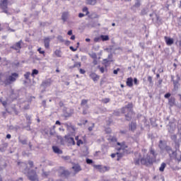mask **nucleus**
I'll return each mask as SVG.
<instances>
[{"label":"nucleus","mask_w":181,"mask_h":181,"mask_svg":"<svg viewBox=\"0 0 181 181\" xmlns=\"http://www.w3.org/2000/svg\"><path fill=\"white\" fill-rule=\"evenodd\" d=\"M117 145L119 146V147H116V151H117V152L116 153V155L117 156V161L121 160V159L124 158V156L125 154L128 155L134 152V148H129L127 144H125V141H123L122 143L117 142Z\"/></svg>","instance_id":"obj_1"},{"label":"nucleus","mask_w":181,"mask_h":181,"mask_svg":"<svg viewBox=\"0 0 181 181\" xmlns=\"http://www.w3.org/2000/svg\"><path fill=\"white\" fill-rule=\"evenodd\" d=\"M149 153L152 155L147 154L146 156H144L143 158L140 160V162L141 165H144L145 166H151V165H153L155 162H156V156H158V154L155 151V149H153L152 147L149 148Z\"/></svg>","instance_id":"obj_2"},{"label":"nucleus","mask_w":181,"mask_h":181,"mask_svg":"<svg viewBox=\"0 0 181 181\" xmlns=\"http://www.w3.org/2000/svg\"><path fill=\"white\" fill-rule=\"evenodd\" d=\"M133 107L132 103H129L121 110L122 114H127L125 115L127 121H131L135 117V113L132 111Z\"/></svg>","instance_id":"obj_3"},{"label":"nucleus","mask_w":181,"mask_h":181,"mask_svg":"<svg viewBox=\"0 0 181 181\" xmlns=\"http://www.w3.org/2000/svg\"><path fill=\"white\" fill-rule=\"evenodd\" d=\"M165 151L167 153H168L170 159H175V160H177V162H180L181 153L180 156H177V153L176 151H173V150H172V148L169 146H165Z\"/></svg>","instance_id":"obj_4"},{"label":"nucleus","mask_w":181,"mask_h":181,"mask_svg":"<svg viewBox=\"0 0 181 181\" xmlns=\"http://www.w3.org/2000/svg\"><path fill=\"white\" fill-rule=\"evenodd\" d=\"M18 77H19V74H16V73H13L11 74V76H9L8 77V78H6L4 81V84L6 86H8V84H11L12 83H13L14 81H16V79L18 78Z\"/></svg>","instance_id":"obj_5"},{"label":"nucleus","mask_w":181,"mask_h":181,"mask_svg":"<svg viewBox=\"0 0 181 181\" xmlns=\"http://www.w3.org/2000/svg\"><path fill=\"white\" fill-rule=\"evenodd\" d=\"M8 1L9 0L0 1V8L3 11L4 13H6V15H9V11H8Z\"/></svg>","instance_id":"obj_6"},{"label":"nucleus","mask_w":181,"mask_h":181,"mask_svg":"<svg viewBox=\"0 0 181 181\" xmlns=\"http://www.w3.org/2000/svg\"><path fill=\"white\" fill-rule=\"evenodd\" d=\"M94 169H96L100 173H105V172H108L110 168H107V166H103L101 165H93Z\"/></svg>","instance_id":"obj_7"},{"label":"nucleus","mask_w":181,"mask_h":181,"mask_svg":"<svg viewBox=\"0 0 181 181\" xmlns=\"http://www.w3.org/2000/svg\"><path fill=\"white\" fill-rule=\"evenodd\" d=\"M28 179L30 181H39V178L37 177V174L36 173V171L31 170L28 173Z\"/></svg>","instance_id":"obj_8"},{"label":"nucleus","mask_w":181,"mask_h":181,"mask_svg":"<svg viewBox=\"0 0 181 181\" xmlns=\"http://www.w3.org/2000/svg\"><path fill=\"white\" fill-rule=\"evenodd\" d=\"M11 49H13V50H18L19 51L22 49V40L18 41V42L15 43Z\"/></svg>","instance_id":"obj_9"},{"label":"nucleus","mask_w":181,"mask_h":181,"mask_svg":"<svg viewBox=\"0 0 181 181\" xmlns=\"http://www.w3.org/2000/svg\"><path fill=\"white\" fill-rule=\"evenodd\" d=\"M89 77L93 79V81H98L100 80V75H97V74L92 72L89 74Z\"/></svg>","instance_id":"obj_10"},{"label":"nucleus","mask_w":181,"mask_h":181,"mask_svg":"<svg viewBox=\"0 0 181 181\" xmlns=\"http://www.w3.org/2000/svg\"><path fill=\"white\" fill-rule=\"evenodd\" d=\"M165 42L167 45V46H172L174 43V40L173 38L169 37H164Z\"/></svg>","instance_id":"obj_11"},{"label":"nucleus","mask_w":181,"mask_h":181,"mask_svg":"<svg viewBox=\"0 0 181 181\" xmlns=\"http://www.w3.org/2000/svg\"><path fill=\"white\" fill-rule=\"evenodd\" d=\"M64 139L67 141L68 144L70 145H76V141H74V138L70 137L69 136H64Z\"/></svg>","instance_id":"obj_12"},{"label":"nucleus","mask_w":181,"mask_h":181,"mask_svg":"<svg viewBox=\"0 0 181 181\" xmlns=\"http://www.w3.org/2000/svg\"><path fill=\"white\" fill-rule=\"evenodd\" d=\"M52 83H53V81H52V78H48L42 83V86L43 87H49L52 86Z\"/></svg>","instance_id":"obj_13"},{"label":"nucleus","mask_w":181,"mask_h":181,"mask_svg":"<svg viewBox=\"0 0 181 181\" xmlns=\"http://www.w3.org/2000/svg\"><path fill=\"white\" fill-rule=\"evenodd\" d=\"M44 46L45 49H49L50 47V39L49 37H45L44 39Z\"/></svg>","instance_id":"obj_14"},{"label":"nucleus","mask_w":181,"mask_h":181,"mask_svg":"<svg viewBox=\"0 0 181 181\" xmlns=\"http://www.w3.org/2000/svg\"><path fill=\"white\" fill-rule=\"evenodd\" d=\"M52 150L54 153H58V155H62V153H63V151L60 150V148L56 146H52Z\"/></svg>","instance_id":"obj_15"},{"label":"nucleus","mask_w":181,"mask_h":181,"mask_svg":"<svg viewBox=\"0 0 181 181\" xmlns=\"http://www.w3.org/2000/svg\"><path fill=\"white\" fill-rule=\"evenodd\" d=\"M126 84L128 87H132L134 86V79L132 78H128Z\"/></svg>","instance_id":"obj_16"},{"label":"nucleus","mask_w":181,"mask_h":181,"mask_svg":"<svg viewBox=\"0 0 181 181\" xmlns=\"http://www.w3.org/2000/svg\"><path fill=\"white\" fill-rule=\"evenodd\" d=\"M129 129L130 131H135V129H136V123L132 122L130 125H129Z\"/></svg>","instance_id":"obj_17"},{"label":"nucleus","mask_w":181,"mask_h":181,"mask_svg":"<svg viewBox=\"0 0 181 181\" xmlns=\"http://www.w3.org/2000/svg\"><path fill=\"white\" fill-rule=\"evenodd\" d=\"M86 5H95L97 4V0H86Z\"/></svg>","instance_id":"obj_18"},{"label":"nucleus","mask_w":181,"mask_h":181,"mask_svg":"<svg viewBox=\"0 0 181 181\" xmlns=\"http://www.w3.org/2000/svg\"><path fill=\"white\" fill-rule=\"evenodd\" d=\"M61 176H65L66 177H67V176L70 175V172H69V170H64L61 173H60Z\"/></svg>","instance_id":"obj_19"},{"label":"nucleus","mask_w":181,"mask_h":181,"mask_svg":"<svg viewBox=\"0 0 181 181\" xmlns=\"http://www.w3.org/2000/svg\"><path fill=\"white\" fill-rule=\"evenodd\" d=\"M72 169H74L75 172H80L81 170V167L79 165H75L72 167Z\"/></svg>","instance_id":"obj_20"},{"label":"nucleus","mask_w":181,"mask_h":181,"mask_svg":"<svg viewBox=\"0 0 181 181\" xmlns=\"http://www.w3.org/2000/svg\"><path fill=\"white\" fill-rule=\"evenodd\" d=\"M165 168H166V163H162L159 168L160 172H165Z\"/></svg>","instance_id":"obj_21"},{"label":"nucleus","mask_w":181,"mask_h":181,"mask_svg":"<svg viewBox=\"0 0 181 181\" xmlns=\"http://www.w3.org/2000/svg\"><path fill=\"white\" fill-rule=\"evenodd\" d=\"M69 16V13H64L62 16V19L64 21V22H66L67 21V18Z\"/></svg>","instance_id":"obj_22"},{"label":"nucleus","mask_w":181,"mask_h":181,"mask_svg":"<svg viewBox=\"0 0 181 181\" xmlns=\"http://www.w3.org/2000/svg\"><path fill=\"white\" fill-rule=\"evenodd\" d=\"M173 85H174V90H178L179 89V81H173Z\"/></svg>","instance_id":"obj_23"},{"label":"nucleus","mask_w":181,"mask_h":181,"mask_svg":"<svg viewBox=\"0 0 181 181\" xmlns=\"http://www.w3.org/2000/svg\"><path fill=\"white\" fill-rule=\"evenodd\" d=\"M54 54L57 57H62V51L60 49H57L54 51Z\"/></svg>","instance_id":"obj_24"},{"label":"nucleus","mask_w":181,"mask_h":181,"mask_svg":"<svg viewBox=\"0 0 181 181\" xmlns=\"http://www.w3.org/2000/svg\"><path fill=\"white\" fill-rule=\"evenodd\" d=\"M100 39H102L103 42H106L110 40V37L108 35H100Z\"/></svg>","instance_id":"obj_25"},{"label":"nucleus","mask_w":181,"mask_h":181,"mask_svg":"<svg viewBox=\"0 0 181 181\" xmlns=\"http://www.w3.org/2000/svg\"><path fill=\"white\" fill-rule=\"evenodd\" d=\"M18 142H20V144H22V145H28V140L27 139L22 140L21 139V137L18 138Z\"/></svg>","instance_id":"obj_26"},{"label":"nucleus","mask_w":181,"mask_h":181,"mask_svg":"<svg viewBox=\"0 0 181 181\" xmlns=\"http://www.w3.org/2000/svg\"><path fill=\"white\" fill-rule=\"evenodd\" d=\"M37 74H39V71H38L37 69H33V72H32V74H31V76H32L33 77H34L35 75H37Z\"/></svg>","instance_id":"obj_27"},{"label":"nucleus","mask_w":181,"mask_h":181,"mask_svg":"<svg viewBox=\"0 0 181 181\" xmlns=\"http://www.w3.org/2000/svg\"><path fill=\"white\" fill-rule=\"evenodd\" d=\"M148 81L150 86L152 87L153 86V81H152V76H148Z\"/></svg>","instance_id":"obj_28"},{"label":"nucleus","mask_w":181,"mask_h":181,"mask_svg":"<svg viewBox=\"0 0 181 181\" xmlns=\"http://www.w3.org/2000/svg\"><path fill=\"white\" fill-rule=\"evenodd\" d=\"M170 138L172 141H174V142H176V141H177V136L176 134L171 135Z\"/></svg>","instance_id":"obj_29"},{"label":"nucleus","mask_w":181,"mask_h":181,"mask_svg":"<svg viewBox=\"0 0 181 181\" xmlns=\"http://www.w3.org/2000/svg\"><path fill=\"white\" fill-rule=\"evenodd\" d=\"M82 11L86 12V14H85L86 16L90 13V12L88 11V8L87 7H83Z\"/></svg>","instance_id":"obj_30"},{"label":"nucleus","mask_w":181,"mask_h":181,"mask_svg":"<svg viewBox=\"0 0 181 181\" xmlns=\"http://www.w3.org/2000/svg\"><path fill=\"white\" fill-rule=\"evenodd\" d=\"M168 132L170 134H173V132H175V128H173L172 126H170L168 128Z\"/></svg>","instance_id":"obj_31"},{"label":"nucleus","mask_w":181,"mask_h":181,"mask_svg":"<svg viewBox=\"0 0 181 181\" xmlns=\"http://www.w3.org/2000/svg\"><path fill=\"white\" fill-rule=\"evenodd\" d=\"M24 77L26 80H28L29 79V77H30V72H26L25 74H24Z\"/></svg>","instance_id":"obj_32"},{"label":"nucleus","mask_w":181,"mask_h":181,"mask_svg":"<svg viewBox=\"0 0 181 181\" xmlns=\"http://www.w3.org/2000/svg\"><path fill=\"white\" fill-rule=\"evenodd\" d=\"M73 67H78V68L81 67V62H75Z\"/></svg>","instance_id":"obj_33"},{"label":"nucleus","mask_w":181,"mask_h":181,"mask_svg":"<svg viewBox=\"0 0 181 181\" xmlns=\"http://www.w3.org/2000/svg\"><path fill=\"white\" fill-rule=\"evenodd\" d=\"M37 52L40 53V54H43V56H45V51L42 50V47H39L37 49Z\"/></svg>","instance_id":"obj_34"},{"label":"nucleus","mask_w":181,"mask_h":181,"mask_svg":"<svg viewBox=\"0 0 181 181\" xmlns=\"http://www.w3.org/2000/svg\"><path fill=\"white\" fill-rule=\"evenodd\" d=\"M88 103V100L83 99L81 100V105H86Z\"/></svg>","instance_id":"obj_35"},{"label":"nucleus","mask_w":181,"mask_h":181,"mask_svg":"<svg viewBox=\"0 0 181 181\" xmlns=\"http://www.w3.org/2000/svg\"><path fill=\"white\" fill-rule=\"evenodd\" d=\"M147 13H148V9L144 8L143 10H141V15H146Z\"/></svg>","instance_id":"obj_36"},{"label":"nucleus","mask_w":181,"mask_h":181,"mask_svg":"<svg viewBox=\"0 0 181 181\" xmlns=\"http://www.w3.org/2000/svg\"><path fill=\"white\" fill-rule=\"evenodd\" d=\"M83 144H84V142H83V140L81 139L78 140L76 142L78 146H80V145H83Z\"/></svg>","instance_id":"obj_37"},{"label":"nucleus","mask_w":181,"mask_h":181,"mask_svg":"<svg viewBox=\"0 0 181 181\" xmlns=\"http://www.w3.org/2000/svg\"><path fill=\"white\" fill-rule=\"evenodd\" d=\"M93 160L90 159V158H86V163L88 165H91V163H93Z\"/></svg>","instance_id":"obj_38"},{"label":"nucleus","mask_w":181,"mask_h":181,"mask_svg":"<svg viewBox=\"0 0 181 181\" xmlns=\"http://www.w3.org/2000/svg\"><path fill=\"white\" fill-rule=\"evenodd\" d=\"M0 103H1L2 105L4 107H6V105L8 104V103L6 101H2V99H0Z\"/></svg>","instance_id":"obj_39"},{"label":"nucleus","mask_w":181,"mask_h":181,"mask_svg":"<svg viewBox=\"0 0 181 181\" xmlns=\"http://www.w3.org/2000/svg\"><path fill=\"white\" fill-rule=\"evenodd\" d=\"M102 101L104 103V104H107L110 101V98L103 99Z\"/></svg>","instance_id":"obj_40"},{"label":"nucleus","mask_w":181,"mask_h":181,"mask_svg":"<svg viewBox=\"0 0 181 181\" xmlns=\"http://www.w3.org/2000/svg\"><path fill=\"white\" fill-rule=\"evenodd\" d=\"M90 57L92 59H97V54H96L95 53H93V54H90Z\"/></svg>","instance_id":"obj_41"},{"label":"nucleus","mask_w":181,"mask_h":181,"mask_svg":"<svg viewBox=\"0 0 181 181\" xmlns=\"http://www.w3.org/2000/svg\"><path fill=\"white\" fill-rule=\"evenodd\" d=\"M28 165H29L30 168H33V161L29 160Z\"/></svg>","instance_id":"obj_42"},{"label":"nucleus","mask_w":181,"mask_h":181,"mask_svg":"<svg viewBox=\"0 0 181 181\" xmlns=\"http://www.w3.org/2000/svg\"><path fill=\"white\" fill-rule=\"evenodd\" d=\"M79 72L81 74H86V70H84L83 69H80Z\"/></svg>","instance_id":"obj_43"},{"label":"nucleus","mask_w":181,"mask_h":181,"mask_svg":"<svg viewBox=\"0 0 181 181\" xmlns=\"http://www.w3.org/2000/svg\"><path fill=\"white\" fill-rule=\"evenodd\" d=\"M110 141H111L112 142H117V137H112V138L110 139Z\"/></svg>","instance_id":"obj_44"},{"label":"nucleus","mask_w":181,"mask_h":181,"mask_svg":"<svg viewBox=\"0 0 181 181\" xmlns=\"http://www.w3.org/2000/svg\"><path fill=\"white\" fill-rule=\"evenodd\" d=\"M99 70H100V73H104V71H105V69H104L103 66L99 68Z\"/></svg>","instance_id":"obj_45"},{"label":"nucleus","mask_w":181,"mask_h":181,"mask_svg":"<svg viewBox=\"0 0 181 181\" xmlns=\"http://www.w3.org/2000/svg\"><path fill=\"white\" fill-rule=\"evenodd\" d=\"M69 49H70V50H71L72 52H76V51L77 50V48H74V47H73V46H71V47H69Z\"/></svg>","instance_id":"obj_46"},{"label":"nucleus","mask_w":181,"mask_h":181,"mask_svg":"<svg viewBox=\"0 0 181 181\" xmlns=\"http://www.w3.org/2000/svg\"><path fill=\"white\" fill-rule=\"evenodd\" d=\"M118 71H119V68H117V69H115V70L113 71V73H114L115 74H118Z\"/></svg>","instance_id":"obj_47"},{"label":"nucleus","mask_w":181,"mask_h":181,"mask_svg":"<svg viewBox=\"0 0 181 181\" xmlns=\"http://www.w3.org/2000/svg\"><path fill=\"white\" fill-rule=\"evenodd\" d=\"M84 16H86V14H83V13L78 14V18H84Z\"/></svg>","instance_id":"obj_48"},{"label":"nucleus","mask_w":181,"mask_h":181,"mask_svg":"<svg viewBox=\"0 0 181 181\" xmlns=\"http://www.w3.org/2000/svg\"><path fill=\"white\" fill-rule=\"evenodd\" d=\"M67 35H69V36H71L73 35V30H70L68 31Z\"/></svg>","instance_id":"obj_49"},{"label":"nucleus","mask_w":181,"mask_h":181,"mask_svg":"<svg viewBox=\"0 0 181 181\" xmlns=\"http://www.w3.org/2000/svg\"><path fill=\"white\" fill-rule=\"evenodd\" d=\"M165 98H169L170 97V93H168L164 95Z\"/></svg>","instance_id":"obj_50"},{"label":"nucleus","mask_w":181,"mask_h":181,"mask_svg":"<svg viewBox=\"0 0 181 181\" xmlns=\"http://www.w3.org/2000/svg\"><path fill=\"white\" fill-rule=\"evenodd\" d=\"M57 139H59V141H63V137H62V136L57 135Z\"/></svg>","instance_id":"obj_51"},{"label":"nucleus","mask_w":181,"mask_h":181,"mask_svg":"<svg viewBox=\"0 0 181 181\" xmlns=\"http://www.w3.org/2000/svg\"><path fill=\"white\" fill-rule=\"evenodd\" d=\"M162 144H163V141L162 140L160 141L159 148L162 149Z\"/></svg>","instance_id":"obj_52"},{"label":"nucleus","mask_w":181,"mask_h":181,"mask_svg":"<svg viewBox=\"0 0 181 181\" xmlns=\"http://www.w3.org/2000/svg\"><path fill=\"white\" fill-rule=\"evenodd\" d=\"M94 42H95L96 43H97V42H100V37H95Z\"/></svg>","instance_id":"obj_53"},{"label":"nucleus","mask_w":181,"mask_h":181,"mask_svg":"<svg viewBox=\"0 0 181 181\" xmlns=\"http://www.w3.org/2000/svg\"><path fill=\"white\" fill-rule=\"evenodd\" d=\"M94 127V124H93V126L92 127H88V131L91 132L93 131V128Z\"/></svg>","instance_id":"obj_54"},{"label":"nucleus","mask_w":181,"mask_h":181,"mask_svg":"<svg viewBox=\"0 0 181 181\" xmlns=\"http://www.w3.org/2000/svg\"><path fill=\"white\" fill-rule=\"evenodd\" d=\"M136 6H141V1L137 0Z\"/></svg>","instance_id":"obj_55"},{"label":"nucleus","mask_w":181,"mask_h":181,"mask_svg":"<svg viewBox=\"0 0 181 181\" xmlns=\"http://www.w3.org/2000/svg\"><path fill=\"white\" fill-rule=\"evenodd\" d=\"M6 138L7 139H11V138H12V136L10 134H8L6 135Z\"/></svg>","instance_id":"obj_56"},{"label":"nucleus","mask_w":181,"mask_h":181,"mask_svg":"<svg viewBox=\"0 0 181 181\" xmlns=\"http://www.w3.org/2000/svg\"><path fill=\"white\" fill-rule=\"evenodd\" d=\"M110 156H111V158H115V156H117V153H112L110 155Z\"/></svg>","instance_id":"obj_57"},{"label":"nucleus","mask_w":181,"mask_h":181,"mask_svg":"<svg viewBox=\"0 0 181 181\" xmlns=\"http://www.w3.org/2000/svg\"><path fill=\"white\" fill-rule=\"evenodd\" d=\"M56 125H62V123H60V121L57 120L55 122Z\"/></svg>","instance_id":"obj_58"},{"label":"nucleus","mask_w":181,"mask_h":181,"mask_svg":"<svg viewBox=\"0 0 181 181\" xmlns=\"http://www.w3.org/2000/svg\"><path fill=\"white\" fill-rule=\"evenodd\" d=\"M74 39H76V36L75 35H71V40H74Z\"/></svg>","instance_id":"obj_59"},{"label":"nucleus","mask_w":181,"mask_h":181,"mask_svg":"<svg viewBox=\"0 0 181 181\" xmlns=\"http://www.w3.org/2000/svg\"><path fill=\"white\" fill-rule=\"evenodd\" d=\"M83 115H87V110H83Z\"/></svg>","instance_id":"obj_60"},{"label":"nucleus","mask_w":181,"mask_h":181,"mask_svg":"<svg viewBox=\"0 0 181 181\" xmlns=\"http://www.w3.org/2000/svg\"><path fill=\"white\" fill-rule=\"evenodd\" d=\"M141 151H142V152H143L144 153H146V152H147V150L145 149V148H143Z\"/></svg>","instance_id":"obj_61"},{"label":"nucleus","mask_w":181,"mask_h":181,"mask_svg":"<svg viewBox=\"0 0 181 181\" xmlns=\"http://www.w3.org/2000/svg\"><path fill=\"white\" fill-rule=\"evenodd\" d=\"M55 134H56V132H49V134L52 135V136L54 135Z\"/></svg>","instance_id":"obj_62"},{"label":"nucleus","mask_w":181,"mask_h":181,"mask_svg":"<svg viewBox=\"0 0 181 181\" xmlns=\"http://www.w3.org/2000/svg\"><path fill=\"white\" fill-rule=\"evenodd\" d=\"M120 134H127V131H120Z\"/></svg>","instance_id":"obj_63"},{"label":"nucleus","mask_w":181,"mask_h":181,"mask_svg":"<svg viewBox=\"0 0 181 181\" xmlns=\"http://www.w3.org/2000/svg\"><path fill=\"white\" fill-rule=\"evenodd\" d=\"M91 40H90V38H86V42H90Z\"/></svg>","instance_id":"obj_64"}]
</instances>
